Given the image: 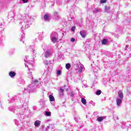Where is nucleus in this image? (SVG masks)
Segmentation results:
<instances>
[{"instance_id":"1","label":"nucleus","mask_w":131,"mask_h":131,"mask_svg":"<svg viewBox=\"0 0 131 131\" xmlns=\"http://www.w3.org/2000/svg\"><path fill=\"white\" fill-rule=\"evenodd\" d=\"M80 34L83 38H85V37L86 36V33L84 31H80Z\"/></svg>"},{"instance_id":"2","label":"nucleus","mask_w":131,"mask_h":131,"mask_svg":"<svg viewBox=\"0 0 131 131\" xmlns=\"http://www.w3.org/2000/svg\"><path fill=\"white\" fill-rule=\"evenodd\" d=\"M116 103L117 106H119L121 103H122V98H117L116 99Z\"/></svg>"},{"instance_id":"3","label":"nucleus","mask_w":131,"mask_h":131,"mask_svg":"<svg viewBox=\"0 0 131 131\" xmlns=\"http://www.w3.org/2000/svg\"><path fill=\"white\" fill-rule=\"evenodd\" d=\"M118 96L121 99H123V92L121 91H119L118 92Z\"/></svg>"},{"instance_id":"4","label":"nucleus","mask_w":131,"mask_h":131,"mask_svg":"<svg viewBox=\"0 0 131 131\" xmlns=\"http://www.w3.org/2000/svg\"><path fill=\"white\" fill-rule=\"evenodd\" d=\"M78 72L79 73H81V72H82V70H83V67L82 66V65H79L78 66Z\"/></svg>"},{"instance_id":"5","label":"nucleus","mask_w":131,"mask_h":131,"mask_svg":"<svg viewBox=\"0 0 131 131\" xmlns=\"http://www.w3.org/2000/svg\"><path fill=\"white\" fill-rule=\"evenodd\" d=\"M9 76H10L11 77H14L16 76V73L13 71H11L9 72Z\"/></svg>"},{"instance_id":"6","label":"nucleus","mask_w":131,"mask_h":131,"mask_svg":"<svg viewBox=\"0 0 131 131\" xmlns=\"http://www.w3.org/2000/svg\"><path fill=\"white\" fill-rule=\"evenodd\" d=\"M34 125L35 126H39L40 125V121L36 120V121H35Z\"/></svg>"},{"instance_id":"7","label":"nucleus","mask_w":131,"mask_h":131,"mask_svg":"<svg viewBox=\"0 0 131 131\" xmlns=\"http://www.w3.org/2000/svg\"><path fill=\"white\" fill-rule=\"evenodd\" d=\"M51 40L55 43V42H57L58 39L55 37H53L51 38Z\"/></svg>"},{"instance_id":"8","label":"nucleus","mask_w":131,"mask_h":131,"mask_svg":"<svg viewBox=\"0 0 131 131\" xmlns=\"http://www.w3.org/2000/svg\"><path fill=\"white\" fill-rule=\"evenodd\" d=\"M49 98H50V101H51V102H53V101H55V98L54 97V96L52 95H50Z\"/></svg>"},{"instance_id":"9","label":"nucleus","mask_w":131,"mask_h":131,"mask_svg":"<svg viewBox=\"0 0 131 131\" xmlns=\"http://www.w3.org/2000/svg\"><path fill=\"white\" fill-rule=\"evenodd\" d=\"M104 118H105V117H99L97 118V120L98 121L101 122L102 120H103V119H104Z\"/></svg>"},{"instance_id":"10","label":"nucleus","mask_w":131,"mask_h":131,"mask_svg":"<svg viewBox=\"0 0 131 131\" xmlns=\"http://www.w3.org/2000/svg\"><path fill=\"white\" fill-rule=\"evenodd\" d=\"M50 17V15L49 14H46L44 15V20H49V17Z\"/></svg>"},{"instance_id":"11","label":"nucleus","mask_w":131,"mask_h":131,"mask_svg":"<svg viewBox=\"0 0 131 131\" xmlns=\"http://www.w3.org/2000/svg\"><path fill=\"white\" fill-rule=\"evenodd\" d=\"M81 102L84 105L86 104V100L83 98L81 99Z\"/></svg>"},{"instance_id":"12","label":"nucleus","mask_w":131,"mask_h":131,"mask_svg":"<svg viewBox=\"0 0 131 131\" xmlns=\"http://www.w3.org/2000/svg\"><path fill=\"white\" fill-rule=\"evenodd\" d=\"M71 67V65L70 64V63L66 64V68H67V69H70Z\"/></svg>"},{"instance_id":"13","label":"nucleus","mask_w":131,"mask_h":131,"mask_svg":"<svg viewBox=\"0 0 131 131\" xmlns=\"http://www.w3.org/2000/svg\"><path fill=\"white\" fill-rule=\"evenodd\" d=\"M107 40L105 39L102 40V45H106V43H107Z\"/></svg>"},{"instance_id":"14","label":"nucleus","mask_w":131,"mask_h":131,"mask_svg":"<svg viewBox=\"0 0 131 131\" xmlns=\"http://www.w3.org/2000/svg\"><path fill=\"white\" fill-rule=\"evenodd\" d=\"M101 93H102V91H101V90L98 91L96 92V95H97L98 96H99V95H101Z\"/></svg>"},{"instance_id":"15","label":"nucleus","mask_w":131,"mask_h":131,"mask_svg":"<svg viewBox=\"0 0 131 131\" xmlns=\"http://www.w3.org/2000/svg\"><path fill=\"white\" fill-rule=\"evenodd\" d=\"M50 56V52L47 51L46 52V54L45 55V57L46 58H48V57H49Z\"/></svg>"},{"instance_id":"16","label":"nucleus","mask_w":131,"mask_h":131,"mask_svg":"<svg viewBox=\"0 0 131 131\" xmlns=\"http://www.w3.org/2000/svg\"><path fill=\"white\" fill-rule=\"evenodd\" d=\"M105 3H107V0H101L100 4H105Z\"/></svg>"},{"instance_id":"17","label":"nucleus","mask_w":131,"mask_h":131,"mask_svg":"<svg viewBox=\"0 0 131 131\" xmlns=\"http://www.w3.org/2000/svg\"><path fill=\"white\" fill-rule=\"evenodd\" d=\"M46 114L47 116H50L51 115V112H46Z\"/></svg>"},{"instance_id":"18","label":"nucleus","mask_w":131,"mask_h":131,"mask_svg":"<svg viewBox=\"0 0 131 131\" xmlns=\"http://www.w3.org/2000/svg\"><path fill=\"white\" fill-rule=\"evenodd\" d=\"M71 41H72V42H74V41H75V38H72L71 39Z\"/></svg>"},{"instance_id":"19","label":"nucleus","mask_w":131,"mask_h":131,"mask_svg":"<svg viewBox=\"0 0 131 131\" xmlns=\"http://www.w3.org/2000/svg\"><path fill=\"white\" fill-rule=\"evenodd\" d=\"M72 31H75V27L74 26L71 29Z\"/></svg>"},{"instance_id":"20","label":"nucleus","mask_w":131,"mask_h":131,"mask_svg":"<svg viewBox=\"0 0 131 131\" xmlns=\"http://www.w3.org/2000/svg\"><path fill=\"white\" fill-rule=\"evenodd\" d=\"M61 74V71H57V75H60Z\"/></svg>"},{"instance_id":"21","label":"nucleus","mask_w":131,"mask_h":131,"mask_svg":"<svg viewBox=\"0 0 131 131\" xmlns=\"http://www.w3.org/2000/svg\"><path fill=\"white\" fill-rule=\"evenodd\" d=\"M95 12H97V13L100 12V10L97 9H96V8L95 9Z\"/></svg>"},{"instance_id":"22","label":"nucleus","mask_w":131,"mask_h":131,"mask_svg":"<svg viewBox=\"0 0 131 131\" xmlns=\"http://www.w3.org/2000/svg\"><path fill=\"white\" fill-rule=\"evenodd\" d=\"M60 91L61 93H64V89H60Z\"/></svg>"},{"instance_id":"23","label":"nucleus","mask_w":131,"mask_h":131,"mask_svg":"<svg viewBox=\"0 0 131 131\" xmlns=\"http://www.w3.org/2000/svg\"><path fill=\"white\" fill-rule=\"evenodd\" d=\"M109 9H110L109 7H108L107 6L105 7V11H108V10H109Z\"/></svg>"},{"instance_id":"24","label":"nucleus","mask_w":131,"mask_h":131,"mask_svg":"<svg viewBox=\"0 0 131 131\" xmlns=\"http://www.w3.org/2000/svg\"><path fill=\"white\" fill-rule=\"evenodd\" d=\"M46 129V130H49V129H50V126H48Z\"/></svg>"},{"instance_id":"25","label":"nucleus","mask_w":131,"mask_h":131,"mask_svg":"<svg viewBox=\"0 0 131 131\" xmlns=\"http://www.w3.org/2000/svg\"><path fill=\"white\" fill-rule=\"evenodd\" d=\"M23 2H24V3H28V0H23Z\"/></svg>"},{"instance_id":"26","label":"nucleus","mask_w":131,"mask_h":131,"mask_svg":"<svg viewBox=\"0 0 131 131\" xmlns=\"http://www.w3.org/2000/svg\"><path fill=\"white\" fill-rule=\"evenodd\" d=\"M128 48V46H126V47H125V50H127V48Z\"/></svg>"},{"instance_id":"27","label":"nucleus","mask_w":131,"mask_h":131,"mask_svg":"<svg viewBox=\"0 0 131 131\" xmlns=\"http://www.w3.org/2000/svg\"><path fill=\"white\" fill-rule=\"evenodd\" d=\"M67 91H68V89H67Z\"/></svg>"}]
</instances>
